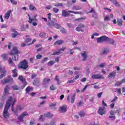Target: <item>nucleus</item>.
<instances>
[{
  "label": "nucleus",
  "mask_w": 125,
  "mask_h": 125,
  "mask_svg": "<svg viewBox=\"0 0 125 125\" xmlns=\"http://www.w3.org/2000/svg\"><path fill=\"white\" fill-rule=\"evenodd\" d=\"M68 108V106L66 105L62 106L60 107V111L61 113H65L67 112V108Z\"/></svg>",
  "instance_id": "17"
},
{
  "label": "nucleus",
  "mask_w": 125,
  "mask_h": 125,
  "mask_svg": "<svg viewBox=\"0 0 125 125\" xmlns=\"http://www.w3.org/2000/svg\"><path fill=\"white\" fill-rule=\"evenodd\" d=\"M109 51V50H108L106 48H104L103 51L101 52V54H107Z\"/></svg>",
  "instance_id": "31"
},
{
  "label": "nucleus",
  "mask_w": 125,
  "mask_h": 125,
  "mask_svg": "<svg viewBox=\"0 0 125 125\" xmlns=\"http://www.w3.org/2000/svg\"><path fill=\"white\" fill-rule=\"evenodd\" d=\"M19 35H20V34L18 33V32H15L14 33H12L11 36H12V38H16V36H18Z\"/></svg>",
  "instance_id": "40"
},
{
  "label": "nucleus",
  "mask_w": 125,
  "mask_h": 125,
  "mask_svg": "<svg viewBox=\"0 0 125 125\" xmlns=\"http://www.w3.org/2000/svg\"><path fill=\"white\" fill-rule=\"evenodd\" d=\"M64 43L63 40H58L54 43V45H61Z\"/></svg>",
  "instance_id": "20"
},
{
  "label": "nucleus",
  "mask_w": 125,
  "mask_h": 125,
  "mask_svg": "<svg viewBox=\"0 0 125 125\" xmlns=\"http://www.w3.org/2000/svg\"><path fill=\"white\" fill-rule=\"evenodd\" d=\"M53 12H54L55 13H58V12L59 11V10L58 8H54L53 9Z\"/></svg>",
  "instance_id": "52"
},
{
  "label": "nucleus",
  "mask_w": 125,
  "mask_h": 125,
  "mask_svg": "<svg viewBox=\"0 0 125 125\" xmlns=\"http://www.w3.org/2000/svg\"><path fill=\"white\" fill-rule=\"evenodd\" d=\"M75 83V80H69L67 81V83Z\"/></svg>",
  "instance_id": "62"
},
{
  "label": "nucleus",
  "mask_w": 125,
  "mask_h": 125,
  "mask_svg": "<svg viewBox=\"0 0 125 125\" xmlns=\"http://www.w3.org/2000/svg\"><path fill=\"white\" fill-rule=\"evenodd\" d=\"M75 97H76V94H73L70 100L71 103H72V104L75 102Z\"/></svg>",
  "instance_id": "37"
},
{
  "label": "nucleus",
  "mask_w": 125,
  "mask_h": 125,
  "mask_svg": "<svg viewBox=\"0 0 125 125\" xmlns=\"http://www.w3.org/2000/svg\"><path fill=\"white\" fill-rule=\"evenodd\" d=\"M0 73L1 74L2 73L3 74H1L0 75V80L2 79L4 76H5V74H6V70L4 68H2L1 66H0Z\"/></svg>",
  "instance_id": "12"
},
{
  "label": "nucleus",
  "mask_w": 125,
  "mask_h": 125,
  "mask_svg": "<svg viewBox=\"0 0 125 125\" xmlns=\"http://www.w3.org/2000/svg\"><path fill=\"white\" fill-rule=\"evenodd\" d=\"M13 78H17L18 77V70L16 68H14L12 70Z\"/></svg>",
  "instance_id": "16"
},
{
  "label": "nucleus",
  "mask_w": 125,
  "mask_h": 125,
  "mask_svg": "<svg viewBox=\"0 0 125 125\" xmlns=\"http://www.w3.org/2000/svg\"><path fill=\"white\" fill-rule=\"evenodd\" d=\"M83 28H84V24L82 23H79L78 26L76 28V31H77V32H82V33H83L84 30L83 29Z\"/></svg>",
  "instance_id": "8"
},
{
  "label": "nucleus",
  "mask_w": 125,
  "mask_h": 125,
  "mask_svg": "<svg viewBox=\"0 0 125 125\" xmlns=\"http://www.w3.org/2000/svg\"><path fill=\"white\" fill-rule=\"evenodd\" d=\"M103 42H108L109 44H115V41L113 39H110L105 35L102 36L97 39V42L98 43H100Z\"/></svg>",
  "instance_id": "2"
},
{
  "label": "nucleus",
  "mask_w": 125,
  "mask_h": 125,
  "mask_svg": "<svg viewBox=\"0 0 125 125\" xmlns=\"http://www.w3.org/2000/svg\"><path fill=\"white\" fill-rule=\"evenodd\" d=\"M55 80L58 83V84H59V82H60V80H59V76H58V75L55 77Z\"/></svg>",
  "instance_id": "46"
},
{
  "label": "nucleus",
  "mask_w": 125,
  "mask_h": 125,
  "mask_svg": "<svg viewBox=\"0 0 125 125\" xmlns=\"http://www.w3.org/2000/svg\"><path fill=\"white\" fill-rule=\"evenodd\" d=\"M116 90H117L118 94H122V91L121 90V88H116Z\"/></svg>",
  "instance_id": "58"
},
{
  "label": "nucleus",
  "mask_w": 125,
  "mask_h": 125,
  "mask_svg": "<svg viewBox=\"0 0 125 125\" xmlns=\"http://www.w3.org/2000/svg\"><path fill=\"white\" fill-rule=\"evenodd\" d=\"M60 32H61L62 34H67V30L65 29L64 28H62L60 30Z\"/></svg>",
  "instance_id": "42"
},
{
  "label": "nucleus",
  "mask_w": 125,
  "mask_h": 125,
  "mask_svg": "<svg viewBox=\"0 0 125 125\" xmlns=\"http://www.w3.org/2000/svg\"><path fill=\"white\" fill-rule=\"evenodd\" d=\"M82 9L79 5H74L72 7V10H80Z\"/></svg>",
  "instance_id": "29"
},
{
  "label": "nucleus",
  "mask_w": 125,
  "mask_h": 125,
  "mask_svg": "<svg viewBox=\"0 0 125 125\" xmlns=\"http://www.w3.org/2000/svg\"><path fill=\"white\" fill-rule=\"evenodd\" d=\"M44 117H45V118H49V119H52V118L53 117V115L50 112H48L47 113L44 114Z\"/></svg>",
  "instance_id": "26"
},
{
  "label": "nucleus",
  "mask_w": 125,
  "mask_h": 125,
  "mask_svg": "<svg viewBox=\"0 0 125 125\" xmlns=\"http://www.w3.org/2000/svg\"><path fill=\"white\" fill-rule=\"evenodd\" d=\"M13 100L12 97H9V99L7 101L6 105L4 108L3 112V117L4 118H7L9 117V113H8V110H9V107L12 103V101Z\"/></svg>",
  "instance_id": "1"
},
{
  "label": "nucleus",
  "mask_w": 125,
  "mask_h": 125,
  "mask_svg": "<svg viewBox=\"0 0 125 125\" xmlns=\"http://www.w3.org/2000/svg\"><path fill=\"white\" fill-rule=\"evenodd\" d=\"M32 42V39L31 38H27L25 39V42Z\"/></svg>",
  "instance_id": "57"
},
{
  "label": "nucleus",
  "mask_w": 125,
  "mask_h": 125,
  "mask_svg": "<svg viewBox=\"0 0 125 125\" xmlns=\"http://www.w3.org/2000/svg\"><path fill=\"white\" fill-rule=\"evenodd\" d=\"M40 83H41V80L40 78H36L33 82V85H36V86H39L40 85Z\"/></svg>",
  "instance_id": "15"
},
{
  "label": "nucleus",
  "mask_w": 125,
  "mask_h": 125,
  "mask_svg": "<svg viewBox=\"0 0 125 125\" xmlns=\"http://www.w3.org/2000/svg\"><path fill=\"white\" fill-rule=\"evenodd\" d=\"M12 88L13 89V90H19V86L18 85H14L12 86Z\"/></svg>",
  "instance_id": "32"
},
{
  "label": "nucleus",
  "mask_w": 125,
  "mask_h": 125,
  "mask_svg": "<svg viewBox=\"0 0 125 125\" xmlns=\"http://www.w3.org/2000/svg\"><path fill=\"white\" fill-rule=\"evenodd\" d=\"M92 79L93 80H98L99 79H101L102 80H104L105 78L102 75L100 74H94L92 76Z\"/></svg>",
  "instance_id": "10"
},
{
  "label": "nucleus",
  "mask_w": 125,
  "mask_h": 125,
  "mask_svg": "<svg viewBox=\"0 0 125 125\" xmlns=\"http://www.w3.org/2000/svg\"><path fill=\"white\" fill-rule=\"evenodd\" d=\"M102 106L105 108V107H107V104L105 103V102L104 101H102Z\"/></svg>",
  "instance_id": "59"
},
{
  "label": "nucleus",
  "mask_w": 125,
  "mask_h": 125,
  "mask_svg": "<svg viewBox=\"0 0 125 125\" xmlns=\"http://www.w3.org/2000/svg\"><path fill=\"white\" fill-rule=\"evenodd\" d=\"M70 13H71V12H69V11H67L65 10H63L62 11V17H68L70 16Z\"/></svg>",
  "instance_id": "14"
},
{
  "label": "nucleus",
  "mask_w": 125,
  "mask_h": 125,
  "mask_svg": "<svg viewBox=\"0 0 125 125\" xmlns=\"http://www.w3.org/2000/svg\"><path fill=\"white\" fill-rule=\"evenodd\" d=\"M42 55L41 54H38L36 56V59H42Z\"/></svg>",
  "instance_id": "56"
},
{
  "label": "nucleus",
  "mask_w": 125,
  "mask_h": 125,
  "mask_svg": "<svg viewBox=\"0 0 125 125\" xmlns=\"http://www.w3.org/2000/svg\"><path fill=\"white\" fill-rule=\"evenodd\" d=\"M79 115L80 117H84L85 116V113L83 111H80L79 113Z\"/></svg>",
  "instance_id": "41"
},
{
  "label": "nucleus",
  "mask_w": 125,
  "mask_h": 125,
  "mask_svg": "<svg viewBox=\"0 0 125 125\" xmlns=\"http://www.w3.org/2000/svg\"><path fill=\"white\" fill-rule=\"evenodd\" d=\"M44 125H55V121H52L50 122L49 124H45Z\"/></svg>",
  "instance_id": "48"
},
{
  "label": "nucleus",
  "mask_w": 125,
  "mask_h": 125,
  "mask_svg": "<svg viewBox=\"0 0 125 125\" xmlns=\"http://www.w3.org/2000/svg\"><path fill=\"white\" fill-rule=\"evenodd\" d=\"M60 54H61L60 51L58 50V52L57 51L54 52L52 54V55H59Z\"/></svg>",
  "instance_id": "51"
},
{
  "label": "nucleus",
  "mask_w": 125,
  "mask_h": 125,
  "mask_svg": "<svg viewBox=\"0 0 125 125\" xmlns=\"http://www.w3.org/2000/svg\"><path fill=\"white\" fill-rule=\"evenodd\" d=\"M51 81V80L50 78H44L42 80V87H44V88H46V87H47V84L50 83Z\"/></svg>",
  "instance_id": "7"
},
{
  "label": "nucleus",
  "mask_w": 125,
  "mask_h": 125,
  "mask_svg": "<svg viewBox=\"0 0 125 125\" xmlns=\"http://www.w3.org/2000/svg\"><path fill=\"white\" fill-rule=\"evenodd\" d=\"M107 77L108 78H115V77H116V72L113 71L111 72Z\"/></svg>",
  "instance_id": "28"
},
{
  "label": "nucleus",
  "mask_w": 125,
  "mask_h": 125,
  "mask_svg": "<svg viewBox=\"0 0 125 125\" xmlns=\"http://www.w3.org/2000/svg\"><path fill=\"white\" fill-rule=\"evenodd\" d=\"M14 81L13 78L11 77V76H8V79L2 80L1 81V83L2 84H5V83H13Z\"/></svg>",
  "instance_id": "5"
},
{
  "label": "nucleus",
  "mask_w": 125,
  "mask_h": 125,
  "mask_svg": "<svg viewBox=\"0 0 125 125\" xmlns=\"http://www.w3.org/2000/svg\"><path fill=\"white\" fill-rule=\"evenodd\" d=\"M53 27H54L56 29H60V27H61V25L56 23L53 24Z\"/></svg>",
  "instance_id": "36"
},
{
  "label": "nucleus",
  "mask_w": 125,
  "mask_h": 125,
  "mask_svg": "<svg viewBox=\"0 0 125 125\" xmlns=\"http://www.w3.org/2000/svg\"><path fill=\"white\" fill-rule=\"evenodd\" d=\"M18 80H19L22 83H23V85L21 86V89H23L25 86L27 85V81H26V79L21 75H20L19 76Z\"/></svg>",
  "instance_id": "6"
},
{
  "label": "nucleus",
  "mask_w": 125,
  "mask_h": 125,
  "mask_svg": "<svg viewBox=\"0 0 125 125\" xmlns=\"http://www.w3.org/2000/svg\"><path fill=\"white\" fill-rule=\"evenodd\" d=\"M29 8L32 11L37 10V8H36V7L34 6V5H30L29 6Z\"/></svg>",
  "instance_id": "33"
},
{
  "label": "nucleus",
  "mask_w": 125,
  "mask_h": 125,
  "mask_svg": "<svg viewBox=\"0 0 125 125\" xmlns=\"http://www.w3.org/2000/svg\"><path fill=\"white\" fill-rule=\"evenodd\" d=\"M8 55L7 54H2L1 55V58H2L4 61H7L9 58Z\"/></svg>",
  "instance_id": "23"
},
{
  "label": "nucleus",
  "mask_w": 125,
  "mask_h": 125,
  "mask_svg": "<svg viewBox=\"0 0 125 125\" xmlns=\"http://www.w3.org/2000/svg\"><path fill=\"white\" fill-rule=\"evenodd\" d=\"M69 12H70V13H74V14H83V12H75L74 11H69Z\"/></svg>",
  "instance_id": "38"
},
{
  "label": "nucleus",
  "mask_w": 125,
  "mask_h": 125,
  "mask_svg": "<svg viewBox=\"0 0 125 125\" xmlns=\"http://www.w3.org/2000/svg\"><path fill=\"white\" fill-rule=\"evenodd\" d=\"M112 3L113 4L115 5V6H116L117 7H120V6H121V4H120V3H119V2H118V1H117L116 0H114Z\"/></svg>",
  "instance_id": "30"
},
{
  "label": "nucleus",
  "mask_w": 125,
  "mask_h": 125,
  "mask_svg": "<svg viewBox=\"0 0 125 125\" xmlns=\"http://www.w3.org/2000/svg\"><path fill=\"white\" fill-rule=\"evenodd\" d=\"M35 78H37V74L33 73L31 75V79H35Z\"/></svg>",
  "instance_id": "64"
},
{
  "label": "nucleus",
  "mask_w": 125,
  "mask_h": 125,
  "mask_svg": "<svg viewBox=\"0 0 125 125\" xmlns=\"http://www.w3.org/2000/svg\"><path fill=\"white\" fill-rule=\"evenodd\" d=\"M19 68H21V69H22V70H27L28 68H29V65H28V62L26 60H24L23 61L20 62L18 65Z\"/></svg>",
  "instance_id": "4"
},
{
  "label": "nucleus",
  "mask_w": 125,
  "mask_h": 125,
  "mask_svg": "<svg viewBox=\"0 0 125 125\" xmlns=\"http://www.w3.org/2000/svg\"><path fill=\"white\" fill-rule=\"evenodd\" d=\"M15 102H16V99H14V100L12 102V111L14 112L15 114H17L18 113V111H17V110L14 111V108L13 106H14V104H15Z\"/></svg>",
  "instance_id": "25"
},
{
  "label": "nucleus",
  "mask_w": 125,
  "mask_h": 125,
  "mask_svg": "<svg viewBox=\"0 0 125 125\" xmlns=\"http://www.w3.org/2000/svg\"><path fill=\"white\" fill-rule=\"evenodd\" d=\"M11 10H9L7 11L6 14L4 15V18L6 19L7 20L9 19V17H10V14H11Z\"/></svg>",
  "instance_id": "19"
},
{
  "label": "nucleus",
  "mask_w": 125,
  "mask_h": 125,
  "mask_svg": "<svg viewBox=\"0 0 125 125\" xmlns=\"http://www.w3.org/2000/svg\"><path fill=\"white\" fill-rule=\"evenodd\" d=\"M110 20V18H109V16H106L104 18V21H109Z\"/></svg>",
  "instance_id": "60"
},
{
  "label": "nucleus",
  "mask_w": 125,
  "mask_h": 125,
  "mask_svg": "<svg viewBox=\"0 0 125 125\" xmlns=\"http://www.w3.org/2000/svg\"><path fill=\"white\" fill-rule=\"evenodd\" d=\"M26 116H29V113L27 112H22L21 115L18 117V120L20 122H23L24 120H23V119L24 118V117H26Z\"/></svg>",
  "instance_id": "9"
},
{
  "label": "nucleus",
  "mask_w": 125,
  "mask_h": 125,
  "mask_svg": "<svg viewBox=\"0 0 125 125\" xmlns=\"http://www.w3.org/2000/svg\"><path fill=\"white\" fill-rule=\"evenodd\" d=\"M67 25L69 28H74V26H73V24H72V23H67Z\"/></svg>",
  "instance_id": "61"
},
{
  "label": "nucleus",
  "mask_w": 125,
  "mask_h": 125,
  "mask_svg": "<svg viewBox=\"0 0 125 125\" xmlns=\"http://www.w3.org/2000/svg\"><path fill=\"white\" fill-rule=\"evenodd\" d=\"M11 3L14 5H16L17 4V2L15 0H10Z\"/></svg>",
  "instance_id": "55"
},
{
  "label": "nucleus",
  "mask_w": 125,
  "mask_h": 125,
  "mask_svg": "<svg viewBox=\"0 0 125 125\" xmlns=\"http://www.w3.org/2000/svg\"><path fill=\"white\" fill-rule=\"evenodd\" d=\"M124 83L123 80L121 82L117 81L115 84V86H120L122 83Z\"/></svg>",
  "instance_id": "34"
},
{
  "label": "nucleus",
  "mask_w": 125,
  "mask_h": 125,
  "mask_svg": "<svg viewBox=\"0 0 125 125\" xmlns=\"http://www.w3.org/2000/svg\"><path fill=\"white\" fill-rule=\"evenodd\" d=\"M75 53V51L73 49H70L69 51L67 52V54H70V55H73Z\"/></svg>",
  "instance_id": "44"
},
{
  "label": "nucleus",
  "mask_w": 125,
  "mask_h": 125,
  "mask_svg": "<svg viewBox=\"0 0 125 125\" xmlns=\"http://www.w3.org/2000/svg\"><path fill=\"white\" fill-rule=\"evenodd\" d=\"M85 17H83L79 19H75V21H80V20H85Z\"/></svg>",
  "instance_id": "45"
},
{
  "label": "nucleus",
  "mask_w": 125,
  "mask_h": 125,
  "mask_svg": "<svg viewBox=\"0 0 125 125\" xmlns=\"http://www.w3.org/2000/svg\"><path fill=\"white\" fill-rule=\"evenodd\" d=\"M28 29H29V24H26L25 26V25H22L21 27V32H24V31H26Z\"/></svg>",
  "instance_id": "24"
},
{
  "label": "nucleus",
  "mask_w": 125,
  "mask_h": 125,
  "mask_svg": "<svg viewBox=\"0 0 125 125\" xmlns=\"http://www.w3.org/2000/svg\"><path fill=\"white\" fill-rule=\"evenodd\" d=\"M28 16L29 17L28 22H29L30 24H32V23H33V21H38V19H37V17L38 16L37 15H35L34 16V19H32L31 18V16L30 15V14H28Z\"/></svg>",
  "instance_id": "11"
},
{
  "label": "nucleus",
  "mask_w": 125,
  "mask_h": 125,
  "mask_svg": "<svg viewBox=\"0 0 125 125\" xmlns=\"http://www.w3.org/2000/svg\"><path fill=\"white\" fill-rule=\"evenodd\" d=\"M44 118H45V117H44V115H41L39 119V121L40 122H43V121H44Z\"/></svg>",
  "instance_id": "39"
},
{
  "label": "nucleus",
  "mask_w": 125,
  "mask_h": 125,
  "mask_svg": "<svg viewBox=\"0 0 125 125\" xmlns=\"http://www.w3.org/2000/svg\"><path fill=\"white\" fill-rule=\"evenodd\" d=\"M47 60H48V58L47 57H45L44 58L42 61H41V63H44V62H46V61H47Z\"/></svg>",
  "instance_id": "50"
},
{
  "label": "nucleus",
  "mask_w": 125,
  "mask_h": 125,
  "mask_svg": "<svg viewBox=\"0 0 125 125\" xmlns=\"http://www.w3.org/2000/svg\"><path fill=\"white\" fill-rule=\"evenodd\" d=\"M116 100H118V97L115 96L114 97V98L113 99L112 101H111V103H113V102H115V101H116Z\"/></svg>",
  "instance_id": "63"
},
{
  "label": "nucleus",
  "mask_w": 125,
  "mask_h": 125,
  "mask_svg": "<svg viewBox=\"0 0 125 125\" xmlns=\"http://www.w3.org/2000/svg\"><path fill=\"white\" fill-rule=\"evenodd\" d=\"M9 88V85H6L3 92V95H4L5 96H6V95H8L9 94V91H8Z\"/></svg>",
  "instance_id": "18"
},
{
  "label": "nucleus",
  "mask_w": 125,
  "mask_h": 125,
  "mask_svg": "<svg viewBox=\"0 0 125 125\" xmlns=\"http://www.w3.org/2000/svg\"><path fill=\"white\" fill-rule=\"evenodd\" d=\"M34 90V87L28 86L25 89V92L26 93H29L30 91H33Z\"/></svg>",
  "instance_id": "27"
},
{
  "label": "nucleus",
  "mask_w": 125,
  "mask_h": 125,
  "mask_svg": "<svg viewBox=\"0 0 125 125\" xmlns=\"http://www.w3.org/2000/svg\"><path fill=\"white\" fill-rule=\"evenodd\" d=\"M8 62H9V64L11 65H13V61H12V59L9 58L8 59Z\"/></svg>",
  "instance_id": "53"
},
{
  "label": "nucleus",
  "mask_w": 125,
  "mask_h": 125,
  "mask_svg": "<svg viewBox=\"0 0 125 125\" xmlns=\"http://www.w3.org/2000/svg\"><path fill=\"white\" fill-rule=\"evenodd\" d=\"M20 53V51L18 49L17 47H13V49L10 51L9 54L11 56L14 55L13 60H14V61H18V58Z\"/></svg>",
  "instance_id": "3"
},
{
  "label": "nucleus",
  "mask_w": 125,
  "mask_h": 125,
  "mask_svg": "<svg viewBox=\"0 0 125 125\" xmlns=\"http://www.w3.org/2000/svg\"><path fill=\"white\" fill-rule=\"evenodd\" d=\"M54 63L55 62H54L53 61H51L48 62V66H52V65H53V64H54Z\"/></svg>",
  "instance_id": "54"
},
{
  "label": "nucleus",
  "mask_w": 125,
  "mask_h": 125,
  "mask_svg": "<svg viewBox=\"0 0 125 125\" xmlns=\"http://www.w3.org/2000/svg\"><path fill=\"white\" fill-rule=\"evenodd\" d=\"M54 6L59 7V6H63V4L62 3H57L54 4Z\"/></svg>",
  "instance_id": "47"
},
{
  "label": "nucleus",
  "mask_w": 125,
  "mask_h": 125,
  "mask_svg": "<svg viewBox=\"0 0 125 125\" xmlns=\"http://www.w3.org/2000/svg\"><path fill=\"white\" fill-rule=\"evenodd\" d=\"M98 113L99 115H104V114L106 113V111H105V107H101L99 108Z\"/></svg>",
  "instance_id": "13"
},
{
  "label": "nucleus",
  "mask_w": 125,
  "mask_h": 125,
  "mask_svg": "<svg viewBox=\"0 0 125 125\" xmlns=\"http://www.w3.org/2000/svg\"><path fill=\"white\" fill-rule=\"evenodd\" d=\"M49 89L50 90H52V91H53V90H55V89H56V87H55L53 84H52L50 88H49Z\"/></svg>",
  "instance_id": "49"
},
{
  "label": "nucleus",
  "mask_w": 125,
  "mask_h": 125,
  "mask_svg": "<svg viewBox=\"0 0 125 125\" xmlns=\"http://www.w3.org/2000/svg\"><path fill=\"white\" fill-rule=\"evenodd\" d=\"M117 25L118 26H122L123 25V21L121 20H117Z\"/></svg>",
  "instance_id": "43"
},
{
  "label": "nucleus",
  "mask_w": 125,
  "mask_h": 125,
  "mask_svg": "<svg viewBox=\"0 0 125 125\" xmlns=\"http://www.w3.org/2000/svg\"><path fill=\"white\" fill-rule=\"evenodd\" d=\"M54 21L57 22V20H56V19H53V21H48L47 23V25L49 26H53V25L55 24Z\"/></svg>",
  "instance_id": "22"
},
{
  "label": "nucleus",
  "mask_w": 125,
  "mask_h": 125,
  "mask_svg": "<svg viewBox=\"0 0 125 125\" xmlns=\"http://www.w3.org/2000/svg\"><path fill=\"white\" fill-rule=\"evenodd\" d=\"M87 52L84 51L83 53L81 54L82 56H83V59L82 61H86V59L87 58Z\"/></svg>",
  "instance_id": "21"
},
{
  "label": "nucleus",
  "mask_w": 125,
  "mask_h": 125,
  "mask_svg": "<svg viewBox=\"0 0 125 125\" xmlns=\"http://www.w3.org/2000/svg\"><path fill=\"white\" fill-rule=\"evenodd\" d=\"M40 38H45L46 37V34L44 32H41L39 34Z\"/></svg>",
  "instance_id": "35"
}]
</instances>
